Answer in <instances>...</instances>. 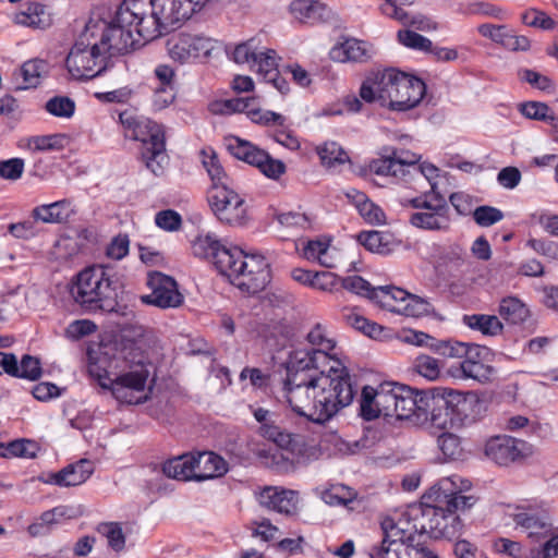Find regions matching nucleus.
I'll return each instance as SVG.
<instances>
[{
	"instance_id": "obj_1",
	"label": "nucleus",
	"mask_w": 558,
	"mask_h": 558,
	"mask_svg": "<svg viewBox=\"0 0 558 558\" xmlns=\"http://www.w3.org/2000/svg\"><path fill=\"white\" fill-rule=\"evenodd\" d=\"M307 340L312 349L289 356L283 397L295 414L325 423L351 404L355 392L347 366L332 353L336 341L327 329L317 324Z\"/></svg>"
},
{
	"instance_id": "obj_2",
	"label": "nucleus",
	"mask_w": 558,
	"mask_h": 558,
	"mask_svg": "<svg viewBox=\"0 0 558 558\" xmlns=\"http://www.w3.org/2000/svg\"><path fill=\"white\" fill-rule=\"evenodd\" d=\"M471 486L469 480L458 475L441 478L434 490L437 505L420 504L410 507V515L414 521L413 533H426L434 538L458 536L463 527L458 511L469 510L476 502L474 496L463 495Z\"/></svg>"
},
{
	"instance_id": "obj_3",
	"label": "nucleus",
	"mask_w": 558,
	"mask_h": 558,
	"mask_svg": "<svg viewBox=\"0 0 558 558\" xmlns=\"http://www.w3.org/2000/svg\"><path fill=\"white\" fill-rule=\"evenodd\" d=\"M119 290V281L110 269L94 266L78 272L70 288V293L86 311L113 313L120 307Z\"/></svg>"
},
{
	"instance_id": "obj_4",
	"label": "nucleus",
	"mask_w": 558,
	"mask_h": 558,
	"mask_svg": "<svg viewBox=\"0 0 558 558\" xmlns=\"http://www.w3.org/2000/svg\"><path fill=\"white\" fill-rule=\"evenodd\" d=\"M218 257L219 272L243 293L256 294L271 280L270 265L263 255L234 248L232 254L223 252Z\"/></svg>"
},
{
	"instance_id": "obj_5",
	"label": "nucleus",
	"mask_w": 558,
	"mask_h": 558,
	"mask_svg": "<svg viewBox=\"0 0 558 558\" xmlns=\"http://www.w3.org/2000/svg\"><path fill=\"white\" fill-rule=\"evenodd\" d=\"M418 423L429 422L432 426L439 429H448L454 427L462 421L466 399L461 392L444 387L433 388L422 393L418 401Z\"/></svg>"
},
{
	"instance_id": "obj_6",
	"label": "nucleus",
	"mask_w": 558,
	"mask_h": 558,
	"mask_svg": "<svg viewBox=\"0 0 558 558\" xmlns=\"http://www.w3.org/2000/svg\"><path fill=\"white\" fill-rule=\"evenodd\" d=\"M129 369L117 376L108 386L112 396L122 403L138 404L148 398L147 380L149 369L144 363L143 352L131 345L120 352Z\"/></svg>"
},
{
	"instance_id": "obj_7",
	"label": "nucleus",
	"mask_w": 558,
	"mask_h": 558,
	"mask_svg": "<svg viewBox=\"0 0 558 558\" xmlns=\"http://www.w3.org/2000/svg\"><path fill=\"white\" fill-rule=\"evenodd\" d=\"M98 24L88 23L71 48L65 64L75 80H92L108 66V57L97 40Z\"/></svg>"
},
{
	"instance_id": "obj_8",
	"label": "nucleus",
	"mask_w": 558,
	"mask_h": 558,
	"mask_svg": "<svg viewBox=\"0 0 558 558\" xmlns=\"http://www.w3.org/2000/svg\"><path fill=\"white\" fill-rule=\"evenodd\" d=\"M119 118L123 125L133 130L134 140L142 142L141 155L147 169L155 175L162 174L169 161L162 125L149 120L136 122L126 112L120 113Z\"/></svg>"
},
{
	"instance_id": "obj_9",
	"label": "nucleus",
	"mask_w": 558,
	"mask_h": 558,
	"mask_svg": "<svg viewBox=\"0 0 558 558\" xmlns=\"http://www.w3.org/2000/svg\"><path fill=\"white\" fill-rule=\"evenodd\" d=\"M402 522L387 517L381 521L383 539L379 545L372 548L371 558H425L428 548L420 543H414V533Z\"/></svg>"
},
{
	"instance_id": "obj_10",
	"label": "nucleus",
	"mask_w": 558,
	"mask_h": 558,
	"mask_svg": "<svg viewBox=\"0 0 558 558\" xmlns=\"http://www.w3.org/2000/svg\"><path fill=\"white\" fill-rule=\"evenodd\" d=\"M207 201L213 214L226 225L242 226L247 219L245 201L229 185L210 186Z\"/></svg>"
},
{
	"instance_id": "obj_11",
	"label": "nucleus",
	"mask_w": 558,
	"mask_h": 558,
	"mask_svg": "<svg viewBox=\"0 0 558 558\" xmlns=\"http://www.w3.org/2000/svg\"><path fill=\"white\" fill-rule=\"evenodd\" d=\"M96 36L101 50L108 58L114 54L126 53L147 43L137 34V31L133 32L131 25L118 22L117 15H114L109 24L104 23L101 28L98 26Z\"/></svg>"
},
{
	"instance_id": "obj_12",
	"label": "nucleus",
	"mask_w": 558,
	"mask_h": 558,
	"mask_svg": "<svg viewBox=\"0 0 558 558\" xmlns=\"http://www.w3.org/2000/svg\"><path fill=\"white\" fill-rule=\"evenodd\" d=\"M217 41L203 34L178 33L171 35L166 48L171 60L180 64L189 63L199 58H209Z\"/></svg>"
},
{
	"instance_id": "obj_13",
	"label": "nucleus",
	"mask_w": 558,
	"mask_h": 558,
	"mask_svg": "<svg viewBox=\"0 0 558 558\" xmlns=\"http://www.w3.org/2000/svg\"><path fill=\"white\" fill-rule=\"evenodd\" d=\"M228 151L239 160L257 167L268 178L277 179L286 170L282 161L271 158L265 150L238 136L226 140Z\"/></svg>"
},
{
	"instance_id": "obj_14",
	"label": "nucleus",
	"mask_w": 558,
	"mask_h": 558,
	"mask_svg": "<svg viewBox=\"0 0 558 558\" xmlns=\"http://www.w3.org/2000/svg\"><path fill=\"white\" fill-rule=\"evenodd\" d=\"M153 5L154 0H123L116 12L117 21L134 26L144 41H151L158 38Z\"/></svg>"
},
{
	"instance_id": "obj_15",
	"label": "nucleus",
	"mask_w": 558,
	"mask_h": 558,
	"mask_svg": "<svg viewBox=\"0 0 558 558\" xmlns=\"http://www.w3.org/2000/svg\"><path fill=\"white\" fill-rule=\"evenodd\" d=\"M397 70L387 69L367 76L360 88V98L365 102H379L380 106H388L392 109L393 94L399 77Z\"/></svg>"
},
{
	"instance_id": "obj_16",
	"label": "nucleus",
	"mask_w": 558,
	"mask_h": 558,
	"mask_svg": "<svg viewBox=\"0 0 558 558\" xmlns=\"http://www.w3.org/2000/svg\"><path fill=\"white\" fill-rule=\"evenodd\" d=\"M485 456L499 465H508L533 454V446L507 435L496 436L485 444Z\"/></svg>"
},
{
	"instance_id": "obj_17",
	"label": "nucleus",
	"mask_w": 558,
	"mask_h": 558,
	"mask_svg": "<svg viewBox=\"0 0 558 558\" xmlns=\"http://www.w3.org/2000/svg\"><path fill=\"white\" fill-rule=\"evenodd\" d=\"M147 284L151 292L141 298L143 303L160 308L179 307L183 303V295L173 278L161 272H151Z\"/></svg>"
},
{
	"instance_id": "obj_18",
	"label": "nucleus",
	"mask_w": 558,
	"mask_h": 558,
	"mask_svg": "<svg viewBox=\"0 0 558 558\" xmlns=\"http://www.w3.org/2000/svg\"><path fill=\"white\" fill-rule=\"evenodd\" d=\"M511 518L515 526L525 532L530 537L545 535L551 529V521L547 510L537 505L517 506Z\"/></svg>"
},
{
	"instance_id": "obj_19",
	"label": "nucleus",
	"mask_w": 558,
	"mask_h": 558,
	"mask_svg": "<svg viewBox=\"0 0 558 558\" xmlns=\"http://www.w3.org/2000/svg\"><path fill=\"white\" fill-rule=\"evenodd\" d=\"M435 203L429 208L413 213L410 223L413 227L429 231H447L450 228L449 207L440 194L434 195Z\"/></svg>"
},
{
	"instance_id": "obj_20",
	"label": "nucleus",
	"mask_w": 558,
	"mask_h": 558,
	"mask_svg": "<svg viewBox=\"0 0 558 558\" xmlns=\"http://www.w3.org/2000/svg\"><path fill=\"white\" fill-rule=\"evenodd\" d=\"M397 87L393 94L392 110L407 111L415 107L424 97L425 83L416 77L397 71Z\"/></svg>"
},
{
	"instance_id": "obj_21",
	"label": "nucleus",
	"mask_w": 558,
	"mask_h": 558,
	"mask_svg": "<svg viewBox=\"0 0 558 558\" xmlns=\"http://www.w3.org/2000/svg\"><path fill=\"white\" fill-rule=\"evenodd\" d=\"M93 463L87 459H82L75 463L69 464L59 472H50L39 477L45 484H53L60 487L77 486L85 483L93 474Z\"/></svg>"
},
{
	"instance_id": "obj_22",
	"label": "nucleus",
	"mask_w": 558,
	"mask_h": 558,
	"mask_svg": "<svg viewBox=\"0 0 558 558\" xmlns=\"http://www.w3.org/2000/svg\"><path fill=\"white\" fill-rule=\"evenodd\" d=\"M259 501L262 506L286 515H293L298 512L299 496L291 489L265 487L260 493Z\"/></svg>"
},
{
	"instance_id": "obj_23",
	"label": "nucleus",
	"mask_w": 558,
	"mask_h": 558,
	"mask_svg": "<svg viewBox=\"0 0 558 558\" xmlns=\"http://www.w3.org/2000/svg\"><path fill=\"white\" fill-rule=\"evenodd\" d=\"M179 3L180 0H154L151 12L157 24L158 37L168 27H173L175 24L190 19L187 14H184L183 7L179 8Z\"/></svg>"
},
{
	"instance_id": "obj_24",
	"label": "nucleus",
	"mask_w": 558,
	"mask_h": 558,
	"mask_svg": "<svg viewBox=\"0 0 558 558\" xmlns=\"http://www.w3.org/2000/svg\"><path fill=\"white\" fill-rule=\"evenodd\" d=\"M193 469L194 481L202 482L225 475L228 464L222 457L205 451L194 454Z\"/></svg>"
},
{
	"instance_id": "obj_25",
	"label": "nucleus",
	"mask_w": 558,
	"mask_h": 558,
	"mask_svg": "<svg viewBox=\"0 0 558 558\" xmlns=\"http://www.w3.org/2000/svg\"><path fill=\"white\" fill-rule=\"evenodd\" d=\"M374 54V48L369 43L350 38L335 46L330 57L337 62H367Z\"/></svg>"
},
{
	"instance_id": "obj_26",
	"label": "nucleus",
	"mask_w": 558,
	"mask_h": 558,
	"mask_svg": "<svg viewBox=\"0 0 558 558\" xmlns=\"http://www.w3.org/2000/svg\"><path fill=\"white\" fill-rule=\"evenodd\" d=\"M398 392L396 400V414L392 417L397 420H411L415 424L418 423L420 400L425 391H414L408 386L400 385L396 390Z\"/></svg>"
},
{
	"instance_id": "obj_27",
	"label": "nucleus",
	"mask_w": 558,
	"mask_h": 558,
	"mask_svg": "<svg viewBox=\"0 0 558 558\" xmlns=\"http://www.w3.org/2000/svg\"><path fill=\"white\" fill-rule=\"evenodd\" d=\"M392 287H377L375 288V291L373 292L372 301L377 303L380 307L401 315L405 316H412V317H420L422 315H425L430 310L429 303H421L418 306H416L415 310L413 307H408L407 305H403V303H397L393 301L392 293H391Z\"/></svg>"
},
{
	"instance_id": "obj_28",
	"label": "nucleus",
	"mask_w": 558,
	"mask_h": 558,
	"mask_svg": "<svg viewBox=\"0 0 558 558\" xmlns=\"http://www.w3.org/2000/svg\"><path fill=\"white\" fill-rule=\"evenodd\" d=\"M290 11L300 23L308 24L327 21L331 15V10L316 0H294L290 4Z\"/></svg>"
},
{
	"instance_id": "obj_29",
	"label": "nucleus",
	"mask_w": 558,
	"mask_h": 558,
	"mask_svg": "<svg viewBox=\"0 0 558 558\" xmlns=\"http://www.w3.org/2000/svg\"><path fill=\"white\" fill-rule=\"evenodd\" d=\"M75 210L69 199H61L50 204L36 206L32 211V217L45 223L66 222Z\"/></svg>"
},
{
	"instance_id": "obj_30",
	"label": "nucleus",
	"mask_w": 558,
	"mask_h": 558,
	"mask_svg": "<svg viewBox=\"0 0 558 558\" xmlns=\"http://www.w3.org/2000/svg\"><path fill=\"white\" fill-rule=\"evenodd\" d=\"M88 374L95 378L102 389H107L111 383L109 378V369L112 367L113 360L109 355L107 347L98 350L88 351Z\"/></svg>"
},
{
	"instance_id": "obj_31",
	"label": "nucleus",
	"mask_w": 558,
	"mask_h": 558,
	"mask_svg": "<svg viewBox=\"0 0 558 558\" xmlns=\"http://www.w3.org/2000/svg\"><path fill=\"white\" fill-rule=\"evenodd\" d=\"M192 248L195 256L210 259L218 270V255L223 252L227 254H232L234 252V248L223 246L216 236L209 233L198 235L193 242Z\"/></svg>"
},
{
	"instance_id": "obj_32",
	"label": "nucleus",
	"mask_w": 558,
	"mask_h": 558,
	"mask_svg": "<svg viewBox=\"0 0 558 558\" xmlns=\"http://www.w3.org/2000/svg\"><path fill=\"white\" fill-rule=\"evenodd\" d=\"M347 197L352 201L363 219L371 225H384L386 215L383 209L374 204L364 193L351 190Z\"/></svg>"
},
{
	"instance_id": "obj_33",
	"label": "nucleus",
	"mask_w": 558,
	"mask_h": 558,
	"mask_svg": "<svg viewBox=\"0 0 558 558\" xmlns=\"http://www.w3.org/2000/svg\"><path fill=\"white\" fill-rule=\"evenodd\" d=\"M499 316L511 325H521L526 322L531 315L529 306L517 296H506L500 300Z\"/></svg>"
},
{
	"instance_id": "obj_34",
	"label": "nucleus",
	"mask_w": 558,
	"mask_h": 558,
	"mask_svg": "<svg viewBox=\"0 0 558 558\" xmlns=\"http://www.w3.org/2000/svg\"><path fill=\"white\" fill-rule=\"evenodd\" d=\"M356 240L367 251L380 255H388L396 247V243L390 234L376 230L362 231L356 235Z\"/></svg>"
},
{
	"instance_id": "obj_35",
	"label": "nucleus",
	"mask_w": 558,
	"mask_h": 558,
	"mask_svg": "<svg viewBox=\"0 0 558 558\" xmlns=\"http://www.w3.org/2000/svg\"><path fill=\"white\" fill-rule=\"evenodd\" d=\"M342 318L349 326L359 331H362L373 339L383 340L388 336L389 330L387 328L376 323L369 322L352 308H344L342 312Z\"/></svg>"
},
{
	"instance_id": "obj_36",
	"label": "nucleus",
	"mask_w": 558,
	"mask_h": 558,
	"mask_svg": "<svg viewBox=\"0 0 558 558\" xmlns=\"http://www.w3.org/2000/svg\"><path fill=\"white\" fill-rule=\"evenodd\" d=\"M193 463L194 454H182L163 462L161 471L169 478L191 481L194 480Z\"/></svg>"
},
{
	"instance_id": "obj_37",
	"label": "nucleus",
	"mask_w": 558,
	"mask_h": 558,
	"mask_svg": "<svg viewBox=\"0 0 558 558\" xmlns=\"http://www.w3.org/2000/svg\"><path fill=\"white\" fill-rule=\"evenodd\" d=\"M15 22L19 25L44 29L51 25V17L45 5L31 3L27 5L26 10L15 15Z\"/></svg>"
},
{
	"instance_id": "obj_38",
	"label": "nucleus",
	"mask_w": 558,
	"mask_h": 558,
	"mask_svg": "<svg viewBox=\"0 0 558 558\" xmlns=\"http://www.w3.org/2000/svg\"><path fill=\"white\" fill-rule=\"evenodd\" d=\"M48 64L40 59L28 60L23 63L20 70L15 73L16 76L23 78V83L19 85L17 89H27L37 87L41 78L47 74Z\"/></svg>"
},
{
	"instance_id": "obj_39",
	"label": "nucleus",
	"mask_w": 558,
	"mask_h": 558,
	"mask_svg": "<svg viewBox=\"0 0 558 558\" xmlns=\"http://www.w3.org/2000/svg\"><path fill=\"white\" fill-rule=\"evenodd\" d=\"M65 515L64 507H56L43 512L32 524L27 532L32 537L44 536L50 533L52 527L59 523L60 518Z\"/></svg>"
},
{
	"instance_id": "obj_40",
	"label": "nucleus",
	"mask_w": 558,
	"mask_h": 558,
	"mask_svg": "<svg viewBox=\"0 0 558 558\" xmlns=\"http://www.w3.org/2000/svg\"><path fill=\"white\" fill-rule=\"evenodd\" d=\"M463 323L473 330H478L485 336H497L502 332L504 325L498 316L473 314L464 315Z\"/></svg>"
},
{
	"instance_id": "obj_41",
	"label": "nucleus",
	"mask_w": 558,
	"mask_h": 558,
	"mask_svg": "<svg viewBox=\"0 0 558 558\" xmlns=\"http://www.w3.org/2000/svg\"><path fill=\"white\" fill-rule=\"evenodd\" d=\"M330 247L329 240H311L303 247V256L307 260L317 262L326 268L335 267V259L328 254Z\"/></svg>"
},
{
	"instance_id": "obj_42",
	"label": "nucleus",
	"mask_w": 558,
	"mask_h": 558,
	"mask_svg": "<svg viewBox=\"0 0 558 558\" xmlns=\"http://www.w3.org/2000/svg\"><path fill=\"white\" fill-rule=\"evenodd\" d=\"M397 388H400V385L391 381L383 383L377 387V405L380 416L392 417V414H396Z\"/></svg>"
},
{
	"instance_id": "obj_43",
	"label": "nucleus",
	"mask_w": 558,
	"mask_h": 558,
	"mask_svg": "<svg viewBox=\"0 0 558 558\" xmlns=\"http://www.w3.org/2000/svg\"><path fill=\"white\" fill-rule=\"evenodd\" d=\"M260 40L257 37H252L234 46L231 52V59L238 64H254L262 50Z\"/></svg>"
},
{
	"instance_id": "obj_44",
	"label": "nucleus",
	"mask_w": 558,
	"mask_h": 558,
	"mask_svg": "<svg viewBox=\"0 0 558 558\" xmlns=\"http://www.w3.org/2000/svg\"><path fill=\"white\" fill-rule=\"evenodd\" d=\"M323 500L330 506H342L349 510H354L356 493L343 485H332L323 493Z\"/></svg>"
},
{
	"instance_id": "obj_45",
	"label": "nucleus",
	"mask_w": 558,
	"mask_h": 558,
	"mask_svg": "<svg viewBox=\"0 0 558 558\" xmlns=\"http://www.w3.org/2000/svg\"><path fill=\"white\" fill-rule=\"evenodd\" d=\"M69 143L65 134L32 136L27 140V148L32 151L61 150Z\"/></svg>"
},
{
	"instance_id": "obj_46",
	"label": "nucleus",
	"mask_w": 558,
	"mask_h": 558,
	"mask_svg": "<svg viewBox=\"0 0 558 558\" xmlns=\"http://www.w3.org/2000/svg\"><path fill=\"white\" fill-rule=\"evenodd\" d=\"M317 154L327 168H333L350 161L347 151L336 142H326L317 147Z\"/></svg>"
},
{
	"instance_id": "obj_47",
	"label": "nucleus",
	"mask_w": 558,
	"mask_h": 558,
	"mask_svg": "<svg viewBox=\"0 0 558 558\" xmlns=\"http://www.w3.org/2000/svg\"><path fill=\"white\" fill-rule=\"evenodd\" d=\"M40 447L37 441L32 439H16L5 446V452L0 453L3 458L16 457L24 459H34L39 452Z\"/></svg>"
},
{
	"instance_id": "obj_48",
	"label": "nucleus",
	"mask_w": 558,
	"mask_h": 558,
	"mask_svg": "<svg viewBox=\"0 0 558 558\" xmlns=\"http://www.w3.org/2000/svg\"><path fill=\"white\" fill-rule=\"evenodd\" d=\"M437 445L444 457L448 460H461L465 456L461 438L452 433L439 435Z\"/></svg>"
},
{
	"instance_id": "obj_49",
	"label": "nucleus",
	"mask_w": 558,
	"mask_h": 558,
	"mask_svg": "<svg viewBox=\"0 0 558 558\" xmlns=\"http://www.w3.org/2000/svg\"><path fill=\"white\" fill-rule=\"evenodd\" d=\"M257 60L252 65V69L256 68L259 75L267 78H274L278 72V54L274 49L262 48L258 53Z\"/></svg>"
},
{
	"instance_id": "obj_50",
	"label": "nucleus",
	"mask_w": 558,
	"mask_h": 558,
	"mask_svg": "<svg viewBox=\"0 0 558 558\" xmlns=\"http://www.w3.org/2000/svg\"><path fill=\"white\" fill-rule=\"evenodd\" d=\"M459 371L464 378H472L481 383L490 379L494 368L484 361H461Z\"/></svg>"
},
{
	"instance_id": "obj_51",
	"label": "nucleus",
	"mask_w": 558,
	"mask_h": 558,
	"mask_svg": "<svg viewBox=\"0 0 558 558\" xmlns=\"http://www.w3.org/2000/svg\"><path fill=\"white\" fill-rule=\"evenodd\" d=\"M444 353L448 351L450 356L461 357L462 361H484L482 359V353L484 349L476 344H469L463 342H444Z\"/></svg>"
},
{
	"instance_id": "obj_52",
	"label": "nucleus",
	"mask_w": 558,
	"mask_h": 558,
	"mask_svg": "<svg viewBox=\"0 0 558 558\" xmlns=\"http://www.w3.org/2000/svg\"><path fill=\"white\" fill-rule=\"evenodd\" d=\"M360 413L366 421H372L380 416V410L377 405V388L371 386L363 388L360 401Z\"/></svg>"
},
{
	"instance_id": "obj_53",
	"label": "nucleus",
	"mask_w": 558,
	"mask_h": 558,
	"mask_svg": "<svg viewBox=\"0 0 558 558\" xmlns=\"http://www.w3.org/2000/svg\"><path fill=\"white\" fill-rule=\"evenodd\" d=\"M97 532L105 536L108 545L116 551H121L125 546V535L122 526L117 522H104L97 526Z\"/></svg>"
},
{
	"instance_id": "obj_54",
	"label": "nucleus",
	"mask_w": 558,
	"mask_h": 558,
	"mask_svg": "<svg viewBox=\"0 0 558 558\" xmlns=\"http://www.w3.org/2000/svg\"><path fill=\"white\" fill-rule=\"evenodd\" d=\"M203 165L211 180V186H230V179L221 167L217 156L214 153L211 155H206L205 151H203Z\"/></svg>"
},
{
	"instance_id": "obj_55",
	"label": "nucleus",
	"mask_w": 558,
	"mask_h": 558,
	"mask_svg": "<svg viewBox=\"0 0 558 558\" xmlns=\"http://www.w3.org/2000/svg\"><path fill=\"white\" fill-rule=\"evenodd\" d=\"M398 39L405 47L427 53H430L433 49V41L430 39L410 29L399 31Z\"/></svg>"
},
{
	"instance_id": "obj_56",
	"label": "nucleus",
	"mask_w": 558,
	"mask_h": 558,
	"mask_svg": "<svg viewBox=\"0 0 558 558\" xmlns=\"http://www.w3.org/2000/svg\"><path fill=\"white\" fill-rule=\"evenodd\" d=\"M414 371L428 380H436L440 375V366L436 359L428 355H420L413 364Z\"/></svg>"
},
{
	"instance_id": "obj_57",
	"label": "nucleus",
	"mask_w": 558,
	"mask_h": 558,
	"mask_svg": "<svg viewBox=\"0 0 558 558\" xmlns=\"http://www.w3.org/2000/svg\"><path fill=\"white\" fill-rule=\"evenodd\" d=\"M46 110L56 117L70 118L75 110V104L65 96H57L46 102Z\"/></svg>"
},
{
	"instance_id": "obj_58",
	"label": "nucleus",
	"mask_w": 558,
	"mask_h": 558,
	"mask_svg": "<svg viewBox=\"0 0 558 558\" xmlns=\"http://www.w3.org/2000/svg\"><path fill=\"white\" fill-rule=\"evenodd\" d=\"M399 338L401 339V341L409 343V344H414L417 347H429L436 351H440V350L444 351V345H442L444 342L435 344L434 343L435 339L432 336H429L423 331H415V330L403 331Z\"/></svg>"
},
{
	"instance_id": "obj_59",
	"label": "nucleus",
	"mask_w": 558,
	"mask_h": 558,
	"mask_svg": "<svg viewBox=\"0 0 558 558\" xmlns=\"http://www.w3.org/2000/svg\"><path fill=\"white\" fill-rule=\"evenodd\" d=\"M414 0H383L379 5L380 12L398 22H407V11L400 5H411Z\"/></svg>"
},
{
	"instance_id": "obj_60",
	"label": "nucleus",
	"mask_w": 558,
	"mask_h": 558,
	"mask_svg": "<svg viewBox=\"0 0 558 558\" xmlns=\"http://www.w3.org/2000/svg\"><path fill=\"white\" fill-rule=\"evenodd\" d=\"M520 112L527 119L548 121L553 116L551 109L544 102L527 101L520 105Z\"/></svg>"
},
{
	"instance_id": "obj_61",
	"label": "nucleus",
	"mask_w": 558,
	"mask_h": 558,
	"mask_svg": "<svg viewBox=\"0 0 558 558\" xmlns=\"http://www.w3.org/2000/svg\"><path fill=\"white\" fill-rule=\"evenodd\" d=\"M25 170V162L22 158H10L0 161V178L8 181H17Z\"/></svg>"
},
{
	"instance_id": "obj_62",
	"label": "nucleus",
	"mask_w": 558,
	"mask_h": 558,
	"mask_svg": "<svg viewBox=\"0 0 558 558\" xmlns=\"http://www.w3.org/2000/svg\"><path fill=\"white\" fill-rule=\"evenodd\" d=\"M341 284L348 291L365 296L369 300H372L373 292L375 291V288H373L368 281L360 276H349L343 278Z\"/></svg>"
},
{
	"instance_id": "obj_63",
	"label": "nucleus",
	"mask_w": 558,
	"mask_h": 558,
	"mask_svg": "<svg viewBox=\"0 0 558 558\" xmlns=\"http://www.w3.org/2000/svg\"><path fill=\"white\" fill-rule=\"evenodd\" d=\"M502 218V211L492 206H478L473 211V219L481 227H490Z\"/></svg>"
},
{
	"instance_id": "obj_64",
	"label": "nucleus",
	"mask_w": 558,
	"mask_h": 558,
	"mask_svg": "<svg viewBox=\"0 0 558 558\" xmlns=\"http://www.w3.org/2000/svg\"><path fill=\"white\" fill-rule=\"evenodd\" d=\"M262 432L266 438L282 449H288L293 442L292 435L279 426L265 424L262 427Z\"/></svg>"
}]
</instances>
